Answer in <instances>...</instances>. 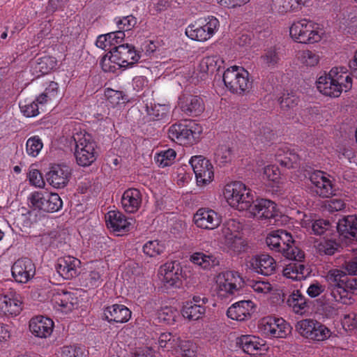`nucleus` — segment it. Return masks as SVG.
<instances>
[{"mask_svg":"<svg viewBox=\"0 0 357 357\" xmlns=\"http://www.w3.org/2000/svg\"><path fill=\"white\" fill-rule=\"evenodd\" d=\"M245 285L258 298L264 297L273 290V285L264 279H248Z\"/></svg>","mask_w":357,"mask_h":357,"instance_id":"37","label":"nucleus"},{"mask_svg":"<svg viewBox=\"0 0 357 357\" xmlns=\"http://www.w3.org/2000/svg\"><path fill=\"white\" fill-rule=\"evenodd\" d=\"M178 106L187 116H197L204 111L203 100L198 96L183 93L178 98Z\"/></svg>","mask_w":357,"mask_h":357,"instance_id":"17","label":"nucleus"},{"mask_svg":"<svg viewBox=\"0 0 357 357\" xmlns=\"http://www.w3.org/2000/svg\"><path fill=\"white\" fill-rule=\"evenodd\" d=\"M314 191L320 197H328L333 193V185L331 176L321 171L314 172L310 177Z\"/></svg>","mask_w":357,"mask_h":357,"instance_id":"22","label":"nucleus"},{"mask_svg":"<svg viewBox=\"0 0 357 357\" xmlns=\"http://www.w3.org/2000/svg\"><path fill=\"white\" fill-rule=\"evenodd\" d=\"M176 151L172 149L162 151L155 155V161L159 167H165L171 165L176 158Z\"/></svg>","mask_w":357,"mask_h":357,"instance_id":"53","label":"nucleus"},{"mask_svg":"<svg viewBox=\"0 0 357 357\" xmlns=\"http://www.w3.org/2000/svg\"><path fill=\"white\" fill-rule=\"evenodd\" d=\"M22 310V301L19 294L10 291L0 295V312L13 317L17 316Z\"/></svg>","mask_w":357,"mask_h":357,"instance_id":"21","label":"nucleus"},{"mask_svg":"<svg viewBox=\"0 0 357 357\" xmlns=\"http://www.w3.org/2000/svg\"><path fill=\"white\" fill-rule=\"evenodd\" d=\"M189 163L195 174L198 185H205L213 181V167L208 160L202 155H194L190 158Z\"/></svg>","mask_w":357,"mask_h":357,"instance_id":"14","label":"nucleus"},{"mask_svg":"<svg viewBox=\"0 0 357 357\" xmlns=\"http://www.w3.org/2000/svg\"><path fill=\"white\" fill-rule=\"evenodd\" d=\"M223 195L231 207L240 211L248 210L254 199L252 190L241 181L226 184L224 187Z\"/></svg>","mask_w":357,"mask_h":357,"instance_id":"6","label":"nucleus"},{"mask_svg":"<svg viewBox=\"0 0 357 357\" xmlns=\"http://www.w3.org/2000/svg\"><path fill=\"white\" fill-rule=\"evenodd\" d=\"M30 183L37 188H43L45 181L42 174L37 169L30 170L28 174Z\"/></svg>","mask_w":357,"mask_h":357,"instance_id":"62","label":"nucleus"},{"mask_svg":"<svg viewBox=\"0 0 357 357\" xmlns=\"http://www.w3.org/2000/svg\"><path fill=\"white\" fill-rule=\"evenodd\" d=\"M89 271L84 278V286L93 289L98 287L103 282V276L106 271L105 263L101 261H95L90 263Z\"/></svg>","mask_w":357,"mask_h":357,"instance_id":"27","label":"nucleus"},{"mask_svg":"<svg viewBox=\"0 0 357 357\" xmlns=\"http://www.w3.org/2000/svg\"><path fill=\"white\" fill-rule=\"evenodd\" d=\"M214 289L220 299H231L241 294L243 280L236 271H226L218 273L214 278Z\"/></svg>","mask_w":357,"mask_h":357,"instance_id":"7","label":"nucleus"},{"mask_svg":"<svg viewBox=\"0 0 357 357\" xmlns=\"http://www.w3.org/2000/svg\"><path fill=\"white\" fill-rule=\"evenodd\" d=\"M105 220L107 227L116 232L128 231L132 221L118 211H109L105 215Z\"/></svg>","mask_w":357,"mask_h":357,"instance_id":"30","label":"nucleus"},{"mask_svg":"<svg viewBox=\"0 0 357 357\" xmlns=\"http://www.w3.org/2000/svg\"><path fill=\"white\" fill-rule=\"evenodd\" d=\"M222 61L217 56H208L203 58L199 65V70L203 74H213L218 70Z\"/></svg>","mask_w":357,"mask_h":357,"instance_id":"46","label":"nucleus"},{"mask_svg":"<svg viewBox=\"0 0 357 357\" xmlns=\"http://www.w3.org/2000/svg\"><path fill=\"white\" fill-rule=\"evenodd\" d=\"M165 249V244L158 240L149 241L143 246L144 253L151 257L161 255Z\"/></svg>","mask_w":357,"mask_h":357,"instance_id":"52","label":"nucleus"},{"mask_svg":"<svg viewBox=\"0 0 357 357\" xmlns=\"http://www.w3.org/2000/svg\"><path fill=\"white\" fill-rule=\"evenodd\" d=\"M287 303L296 314H303L307 307V298L299 290L293 291L289 296Z\"/></svg>","mask_w":357,"mask_h":357,"instance_id":"40","label":"nucleus"},{"mask_svg":"<svg viewBox=\"0 0 357 357\" xmlns=\"http://www.w3.org/2000/svg\"><path fill=\"white\" fill-rule=\"evenodd\" d=\"M276 160L280 165L287 168H296L299 165L300 157L294 149L285 146L277 153Z\"/></svg>","mask_w":357,"mask_h":357,"instance_id":"36","label":"nucleus"},{"mask_svg":"<svg viewBox=\"0 0 357 357\" xmlns=\"http://www.w3.org/2000/svg\"><path fill=\"white\" fill-rule=\"evenodd\" d=\"M126 37L123 31H113L98 36L96 45L98 48L105 51H113L116 47L121 45Z\"/></svg>","mask_w":357,"mask_h":357,"instance_id":"32","label":"nucleus"},{"mask_svg":"<svg viewBox=\"0 0 357 357\" xmlns=\"http://www.w3.org/2000/svg\"><path fill=\"white\" fill-rule=\"evenodd\" d=\"M298 102V98L294 93L284 94L280 98V104L282 109L294 108Z\"/></svg>","mask_w":357,"mask_h":357,"instance_id":"61","label":"nucleus"},{"mask_svg":"<svg viewBox=\"0 0 357 357\" xmlns=\"http://www.w3.org/2000/svg\"><path fill=\"white\" fill-rule=\"evenodd\" d=\"M302 259L287 265L283 269V275L293 280L305 279L309 274V271L303 264L300 263Z\"/></svg>","mask_w":357,"mask_h":357,"instance_id":"39","label":"nucleus"},{"mask_svg":"<svg viewBox=\"0 0 357 357\" xmlns=\"http://www.w3.org/2000/svg\"><path fill=\"white\" fill-rule=\"evenodd\" d=\"M81 347L76 345L64 346L61 348V357H79Z\"/></svg>","mask_w":357,"mask_h":357,"instance_id":"64","label":"nucleus"},{"mask_svg":"<svg viewBox=\"0 0 357 357\" xmlns=\"http://www.w3.org/2000/svg\"><path fill=\"white\" fill-rule=\"evenodd\" d=\"M297 58L299 62L307 67H314L319 62V55L311 50H305L298 52Z\"/></svg>","mask_w":357,"mask_h":357,"instance_id":"49","label":"nucleus"},{"mask_svg":"<svg viewBox=\"0 0 357 357\" xmlns=\"http://www.w3.org/2000/svg\"><path fill=\"white\" fill-rule=\"evenodd\" d=\"M219 20L214 16L199 17L185 28V35L191 40L206 42L218 31Z\"/></svg>","mask_w":357,"mask_h":357,"instance_id":"8","label":"nucleus"},{"mask_svg":"<svg viewBox=\"0 0 357 357\" xmlns=\"http://www.w3.org/2000/svg\"><path fill=\"white\" fill-rule=\"evenodd\" d=\"M241 230L242 225L236 220L230 219L223 224L222 235L224 237V240L226 241L241 235Z\"/></svg>","mask_w":357,"mask_h":357,"instance_id":"47","label":"nucleus"},{"mask_svg":"<svg viewBox=\"0 0 357 357\" xmlns=\"http://www.w3.org/2000/svg\"><path fill=\"white\" fill-rule=\"evenodd\" d=\"M56 66V59L50 56H45L38 59L35 66L34 70L36 73H40L41 75L49 73Z\"/></svg>","mask_w":357,"mask_h":357,"instance_id":"48","label":"nucleus"},{"mask_svg":"<svg viewBox=\"0 0 357 357\" xmlns=\"http://www.w3.org/2000/svg\"><path fill=\"white\" fill-rule=\"evenodd\" d=\"M214 159L220 165H224L230 162L231 159L230 148L225 144L219 145L215 151Z\"/></svg>","mask_w":357,"mask_h":357,"instance_id":"56","label":"nucleus"},{"mask_svg":"<svg viewBox=\"0 0 357 357\" xmlns=\"http://www.w3.org/2000/svg\"><path fill=\"white\" fill-rule=\"evenodd\" d=\"M19 107L21 113L26 117H34L39 114L40 109L43 110L40 103L36 99L26 98L20 100Z\"/></svg>","mask_w":357,"mask_h":357,"instance_id":"44","label":"nucleus"},{"mask_svg":"<svg viewBox=\"0 0 357 357\" xmlns=\"http://www.w3.org/2000/svg\"><path fill=\"white\" fill-rule=\"evenodd\" d=\"M266 243L271 250L281 252L289 259L301 261L304 259L303 251L294 245L292 235L286 230L278 229L270 232L266 238Z\"/></svg>","mask_w":357,"mask_h":357,"instance_id":"3","label":"nucleus"},{"mask_svg":"<svg viewBox=\"0 0 357 357\" xmlns=\"http://www.w3.org/2000/svg\"><path fill=\"white\" fill-rule=\"evenodd\" d=\"M260 333L265 337L285 338L291 333V327L282 318L266 317L258 324Z\"/></svg>","mask_w":357,"mask_h":357,"instance_id":"11","label":"nucleus"},{"mask_svg":"<svg viewBox=\"0 0 357 357\" xmlns=\"http://www.w3.org/2000/svg\"><path fill=\"white\" fill-rule=\"evenodd\" d=\"M70 168L66 165H54L46 174L47 182L55 188H63L68 183Z\"/></svg>","mask_w":357,"mask_h":357,"instance_id":"19","label":"nucleus"},{"mask_svg":"<svg viewBox=\"0 0 357 357\" xmlns=\"http://www.w3.org/2000/svg\"><path fill=\"white\" fill-rule=\"evenodd\" d=\"M52 302L56 306L60 307L65 312L72 310L77 305V298L73 294L68 291H58L54 295Z\"/></svg>","mask_w":357,"mask_h":357,"instance_id":"38","label":"nucleus"},{"mask_svg":"<svg viewBox=\"0 0 357 357\" xmlns=\"http://www.w3.org/2000/svg\"><path fill=\"white\" fill-rule=\"evenodd\" d=\"M339 247V243L333 238H324L317 245L319 253L326 255H334L337 251Z\"/></svg>","mask_w":357,"mask_h":357,"instance_id":"51","label":"nucleus"},{"mask_svg":"<svg viewBox=\"0 0 357 357\" xmlns=\"http://www.w3.org/2000/svg\"><path fill=\"white\" fill-rule=\"evenodd\" d=\"M11 272L17 282L26 283L35 275L36 267L30 259L22 258L13 264Z\"/></svg>","mask_w":357,"mask_h":357,"instance_id":"18","label":"nucleus"},{"mask_svg":"<svg viewBox=\"0 0 357 357\" xmlns=\"http://www.w3.org/2000/svg\"><path fill=\"white\" fill-rule=\"evenodd\" d=\"M142 202V194L136 188L126 190L121 197V206L123 208L130 213H133L139 210Z\"/></svg>","mask_w":357,"mask_h":357,"instance_id":"33","label":"nucleus"},{"mask_svg":"<svg viewBox=\"0 0 357 357\" xmlns=\"http://www.w3.org/2000/svg\"><path fill=\"white\" fill-rule=\"evenodd\" d=\"M206 312L204 305H192V303H184L181 310L182 316L190 321H195L202 318Z\"/></svg>","mask_w":357,"mask_h":357,"instance_id":"41","label":"nucleus"},{"mask_svg":"<svg viewBox=\"0 0 357 357\" xmlns=\"http://www.w3.org/2000/svg\"><path fill=\"white\" fill-rule=\"evenodd\" d=\"M225 243L229 250L235 254H239L245 250L247 244L241 235L235 236V238H229L225 241Z\"/></svg>","mask_w":357,"mask_h":357,"instance_id":"58","label":"nucleus"},{"mask_svg":"<svg viewBox=\"0 0 357 357\" xmlns=\"http://www.w3.org/2000/svg\"><path fill=\"white\" fill-rule=\"evenodd\" d=\"M114 21L119 29L117 31H122L123 33L126 31H130L137 24L136 17L132 15L123 17H116Z\"/></svg>","mask_w":357,"mask_h":357,"instance_id":"57","label":"nucleus"},{"mask_svg":"<svg viewBox=\"0 0 357 357\" xmlns=\"http://www.w3.org/2000/svg\"><path fill=\"white\" fill-rule=\"evenodd\" d=\"M28 202L31 208L48 213L58 211L63 206V202L57 193L46 191H34L30 193Z\"/></svg>","mask_w":357,"mask_h":357,"instance_id":"10","label":"nucleus"},{"mask_svg":"<svg viewBox=\"0 0 357 357\" xmlns=\"http://www.w3.org/2000/svg\"><path fill=\"white\" fill-rule=\"evenodd\" d=\"M302 218H299L301 225L303 227L307 229H312L313 233L316 235H322L324 233L331 234L332 231L331 222L328 220L318 219L314 220L311 215L297 212Z\"/></svg>","mask_w":357,"mask_h":357,"instance_id":"29","label":"nucleus"},{"mask_svg":"<svg viewBox=\"0 0 357 357\" xmlns=\"http://www.w3.org/2000/svg\"><path fill=\"white\" fill-rule=\"evenodd\" d=\"M264 179L269 182L272 187L278 186L280 181V172L275 165H268L264 167L263 173Z\"/></svg>","mask_w":357,"mask_h":357,"instance_id":"54","label":"nucleus"},{"mask_svg":"<svg viewBox=\"0 0 357 357\" xmlns=\"http://www.w3.org/2000/svg\"><path fill=\"white\" fill-rule=\"evenodd\" d=\"M158 275L165 286L178 287L181 284L182 268L178 261H168L160 267Z\"/></svg>","mask_w":357,"mask_h":357,"instance_id":"16","label":"nucleus"},{"mask_svg":"<svg viewBox=\"0 0 357 357\" xmlns=\"http://www.w3.org/2000/svg\"><path fill=\"white\" fill-rule=\"evenodd\" d=\"M120 59L122 68L132 67L140 59V54L135 48L128 44L119 45L115 48Z\"/></svg>","mask_w":357,"mask_h":357,"instance_id":"34","label":"nucleus"},{"mask_svg":"<svg viewBox=\"0 0 357 357\" xmlns=\"http://www.w3.org/2000/svg\"><path fill=\"white\" fill-rule=\"evenodd\" d=\"M296 330L301 336L313 341H324L331 335V330L325 325L310 319L299 321Z\"/></svg>","mask_w":357,"mask_h":357,"instance_id":"12","label":"nucleus"},{"mask_svg":"<svg viewBox=\"0 0 357 357\" xmlns=\"http://www.w3.org/2000/svg\"><path fill=\"white\" fill-rule=\"evenodd\" d=\"M248 266L259 274L270 275L275 271L276 263L270 255H261L252 257L248 261Z\"/></svg>","mask_w":357,"mask_h":357,"instance_id":"23","label":"nucleus"},{"mask_svg":"<svg viewBox=\"0 0 357 357\" xmlns=\"http://www.w3.org/2000/svg\"><path fill=\"white\" fill-rule=\"evenodd\" d=\"M169 111V106L167 105H155L148 110V114L151 119L154 121H158L166 117Z\"/></svg>","mask_w":357,"mask_h":357,"instance_id":"59","label":"nucleus"},{"mask_svg":"<svg viewBox=\"0 0 357 357\" xmlns=\"http://www.w3.org/2000/svg\"><path fill=\"white\" fill-rule=\"evenodd\" d=\"M179 311L173 306H163L157 311V317L160 322L168 325L174 324L179 319Z\"/></svg>","mask_w":357,"mask_h":357,"instance_id":"45","label":"nucleus"},{"mask_svg":"<svg viewBox=\"0 0 357 357\" xmlns=\"http://www.w3.org/2000/svg\"><path fill=\"white\" fill-rule=\"evenodd\" d=\"M254 306L253 302L250 300L241 301L228 308L227 315L233 320L244 321L250 317Z\"/></svg>","mask_w":357,"mask_h":357,"instance_id":"31","label":"nucleus"},{"mask_svg":"<svg viewBox=\"0 0 357 357\" xmlns=\"http://www.w3.org/2000/svg\"><path fill=\"white\" fill-rule=\"evenodd\" d=\"M237 344L245 353L250 355H261L268 349L264 340L257 336L250 335L239 337L237 339Z\"/></svg>","mask_w":357,"mask_h":357,"instance_id":"20","label":"nucleus"},{"mask_svg":"<svg viewBox=\"0 0 357 357\" xmlns=\"http://www.w3.org/2000/svg\"><path fill=\"white\" fill-rule=\"evenodd\" d=\"M81 261L72 256H64L57 260L56 269L59 274L66 280H70L78 275V268Z\"/></svg>","mask_w":357,"mask_h":357,"instance_id":"24","label":"nucleus"},{"mask_svg":"<svg viewBox=\"0 0 357 357\" xmlns=\"http://www.w3.org/2000/svg\"><path fill=\"white\" fill-rule=\"evenodd\" d=\"M43 147L42 139L37 135L29 137L26 142V153L31 157H36Z\"/></svg>","mask_w":357,"mask_h":357,"instance_id":"55","label":"nucleus"},{"mask_svg":"<svg viewBox=\"0 0 357 357\" xmlns=\"http://www.w3.org/2000/svg\"><path fill=\"white\" fill-rule=\"evenodd\" d=\"M169 138L182 146L192 144L193 142V132L188 126L182 123L172 125L168 129Z\"/></svg>","mask_w":357,"mask_h":357,"instance_id":"26","label":"nucleus"},{"mask_svg":"<svg viewBox=\"0 0 357 357\" xmlns=\"http://www.w3.org/2000/svg\"><path fill=\"white\" fill-rule=\"evenodd\" d=\"M222 79L225 86L233 93L243 95L252 88L249 73L241 66L227 68L223 73Z\"/></svg>","mask_w":357,"mask_h":357,"instance_id":"9","label":"nucleus"},{"mask_svg":"<svg viewBox=\"0 0 357 357\" xmlns=\"http://www.w3.org/2000/svg\"><path fill=\"white\" fill-rule=\"evenodd\" d=\"M318 91L330 97H339L351 89L352 79L344 67L333 68L328 75L320 76L316 82Z\"/></svg>","mask_w":357,"mask_h":357,"instance_id":"2","label":"nucleus"},{"mask_svg":"<svg viewBox=\"0 0 357 357\" xmlns=\"http://www.w3.org/2000/svg\"><path fill=\"white\" fill-rule=\"evenodd\" d=\"M337 229L344 237L357 240V217L348 215L340 220L337 224Z\"/></svg>","mask_w":357,"mask_h":357,"instance_id":"35","label":"nucleus"},{"mask_svg":"<svg viewBox=\"0 0 357 357\" xmlns=\"http://www.w3.org/2000/svg\"><path fill=\"white\" fill-rule=\"evenodd\" d=\"M131 314V311L121 304H114L103 310V317L109 323H126L130 320Z\"/></svg>","mask_w":357,"mask_h":357,"instance_id":"28","label":"nucleus"},{"mask_svg":"<svg viewBox=\"0 0 357 357\" xmlns=\"http://www.w3.org/2000/svg\"><path fill=\"white\" fill-rule=\"evenodd\" d=\"M249 209L250 215L261 220H271L273 219L276 222L279 220V218H284L279 209L277 204L271 200L266 199H259L253 200L251 207Z\"/></svg>","mask_w":357,"mask_h":357,"instance_id":"13","label":"nucleus"},{"mask_svg":"<svg viewBox=\"0 0 357 357\" xmlns=\"http://www.w3.org/2000/svg\"><path fill=\"white\" fill-rule=\"evenodd\" d=\"M324 34L321 26L310 19L294 22L289 27V35L296 43L314 44L319 42Z\"/></svg>","mask_w":357,"mask_h":357,"instance_id":"5","label":"nucleus"},{"mask_svg":"<svg viewBox=\"0 0 357 357\" xmlns=\"http://www.w3.org/2000/svg\"><path fill=\"white\" fill-rule=\"evenodd\" d=\"M75 142L74 155L78 165L89 167L98 157L97 144L92 135L84 130H77L73 134Z\"/></svg>","mask_w":357,"mask_h":357,"instance_id":"4","label":"nucleus"},{"mask_svg":"<svg viewBox=\"0 0 357 357\" xmlns=\"http://www.w3.org/2000/svg\"><path fill=\"white\" fill-rule=\"evenodd\" d=\"M261 59L264 65L268 67L275 66L278 60L279 57L276 52L273 50H268L261 57Z\"/></svg>","mask_w":357,"mask_h":357,"instance_id":"63","label":"nucleus"},{"mask_svg":"<svg viewBox=\"0 0 357 357\" xmlns=\"http://www.w3.org/2000/svg\"><path fill=\"white\" fill-rule=\"evenodd\" d=\"M158 344L160 347L168 350L175 349L176 347L180 346L178 344V340L174 338L170 333H162L158 339Z\"/></svg>","mask_w":357,"mask_h":357,"instance_id":"60","label":"nucleus"},{"mask_svg":"<svg viewBox=\"0 0 357 357\" xmlns=\"http://www.w3.org/2000/svg\"><path fill=\"white\" fill-rule=\"evenodd\" d=\"M328 284L327 300L330 303H340L349 305L352 303L351 295L354 291L351 279L349 280L345 272L334 268L328 271L325 275Z\"/></svg>","mask_w":357,"mask_h":357,"instance_id":"1","label":"nucleus"},{"mask_svg":"<svg viewBox=\"0 0 357 357\" xmlns=\"http://www.w3.org/2000/svg\"><path fill=\"white\" fill-rule=\"evenodd\" d=\"M54 329L53 321L46 317L36 316L29 321V330L37 337L47 338L51 335Z\"/></svg>","mask_w":357,"mask_h":357,"instance_id":"25","label":"nucleus"},{"mask_svg":"<svg viewBox=\"0 0 357 357\" xmlns=\"http://www.w3.org/2000/svg\"><path fill=\"white\" fill-rule=\"evenodd\" d=\"M190 261L204 269H209L219 264L218 259L213 255L195 252L190 256Z\"/></svg>","mask_w":357,"mask_h":357,"instance_id":"42","label":"nucleus"},{"mask_svg":"<svg viewBox=\"0 0 357 357\" xmlns=\"http://www.w3.org/2000/svg\"><path fill=\"white\" fill-rule=\"evenodd\" d=\"M194 224L200 229L213 230L222 222V215L210 208H200L193 215Z\"/></svg>","mask_w":357,"mask_h":357,"instance_id":"15","label":"nucleus"},{"mask_svg":"<svg viewBox=\"0 0 357 357\" xmlns=\"http://www.w3.org/2000/svg\"><path fill=\"white\" fill-rule=\"evenodd\" d=\"M58 90V84L51 82L45 88V91L36 98V100L40 103L41 107H44L48 102L56 97Z\"/></svg>","mask_w":357,"mask_h":357,"instance_id":"50","label":"nucleus"},{"mask_svg":"<svg viewBox=\"0 0 357 357\" xmlns=\"http://www.w3.org/2000/svg\"><path fill=\"white\" fill-rule=\"evenodd\" d=\"M116 50L107 52L102 59L100 65L105 72L115 73L122 68Z\"/></svg>","mask_w":357,"mask_h":357,"instance_id":"43","label":"nucleus"}]
</instances>
